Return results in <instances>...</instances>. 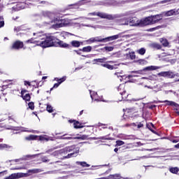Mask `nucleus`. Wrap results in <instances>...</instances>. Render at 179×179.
I'll return each instance as SVG.
<instances>
[{"label":"nucleus","instance_id":"f257e3e1","mask_svg":"<svg viewBox=\"0 0 179 179\" xmlns=\"http://www.w3.org/2000/svg\"><path fill=\"white\" fill-rule=\"evenodd\" d=\"M71 152H73L71 153ZM66 156L63 157L64 159H71V157H76L78 153H79V148H76L75 145L68 146L62 150H56L50 154L52 156H59V155H66Z\"/></svg>","mask_w":179,"mask_h":179},{"label":"nucleus","instance_id":"f03ea898","mask_svg":"<svg viewBox=\"0 0 179 179\" xmlns=\"http://www.w3.org/2000/svg\"><path fill=\"white\" fill-rule=\"evenodd\" d=\"M52 23H56L55 24L52 25L53 29H59L61 27H66V26H68L71 23V21L68 18L61 20L58 18H55L49 22H43V26H48Z\"/></svg>","mask_w":179,"mask_h":179},{"label":"nucleus","instance_id":"7ed1b4c3","mask_svg":"<svg viewBox=\"0 0 179 179\" xmlns=\"http://www.w3.org/2000/svg\"><path fill=\"white\" fill-rule=\"evenodd\" d=\"M41 41H39V47L42 48H48L50 47H55V41H57V38L54 36H48L44 39L43 38H41Z\"/></svg>","mask_w":179,"mask_h":179},{"label":"nucleus","instance_id":"20e7f679","mask_svg":"<svg viewBox=\"0 0 179 179\" xmlns=\"http://www.w3.org/2000/svg\"><path fill=\"white\" fill-rule=\"evenodd\" d=\"M88 15L92 16H99V17H101V19H108V20H114V19H118L119 17H121V15L120 14L111 15L101 12L90 13Z\"/></svg>","mask_w":179,"mask_h":179},{"label":"nucleus","instance_id":"39448f33","mask_svg":"<svg viewBox=\"0 0 179 179\" xmlns=\"http://www.w3.org/2000/svg\"><path fill=\"white\" fill-rule=\"evenodd\" d=\"M94 40H95V43L98 42V43H107L108 41H113L114 40H117L118 38H120V35L117 34V35H114L112 36H108L106 38H102L101 36H96V37H94Z\"/></svg>","mask_w":179,"mask_h":179},{"label":"nucleus","instance_id":"423d86ee","mask_svg":"<svg viewBox=\"0 0 179 179\" xmlns=\"http://www.w3.org/2000/svg\"><path fill=\"white\" fill-rule=\"evenodd\" d=\"M160 67L156 66H149L145 68H144L143 70H138V71H131V73H138L139 75H142L143 72L146 71H156V69H159Z\"/></svg>","mask_w":179,"mask_h":179},{"label":"nucleus","instance_id":"0eeeda50","mask_svg":"<svg viewBox=\"0 0 179 179\" xmlns=\"http://www.w3.org/2000/svg\"><path fill=\"white\" fill-rule=\"evenodd\" d=\"M107 57H103L99 59H94L93 62L95 65H100V66H103V68H107V63L106 62L107 61Z\"/></svg>","mask_w":179,"mask_h":179},{"label":"nucleus","instance_id":"6e6552de","mask_svg":"<svg viewBox=\"0 0 179 179\" xmlns=\"http://www.w3.org/2000/svg\"><path fill=\"white\" fill-rule=\"evenodd\" d=\"M55 47H61V48H69L71 50L72 48V46L62 41H60L59 39L57 38V41H55Z\"/></svg>","mask_w":179,"mask_h":179},{"label":"nucleus","instance_id":"1a4fd4ad","mask_svg":"<svg viewBox=\"0 0 179 179\" xmlns=\"http://www.w3.org/2000/svg\"><path fill=\"white\" fill-rule=\"evenodd\" d=\"M151 17V23L152 24H156V23H159L162 19H163V15L162 14L159 15H151L150 16Z\"/></svg>","mask_w":179,"mask_h":179},{"label":"nucleus","instance_id":"9d476101","mask_svg":"<svg viewBox=\"0 0 179 179\" xmlns=\"http://www.w3.org/2000/svg\"><path fill=\"white\" fill-rule=\"evenodd\" d=\"M24 45L22 41H17L13 43L11 50H20L21 48H23Z\"/></svg>","mask_w":179,"mask_h":179},{"label":"nucleus","instance_id":"9b49d317","mask_svg":"<svg viewBox=\"0 0 179 179\" xmlns=\"http://www.w3.org/2000/svg\"><path fill=\"white\" fill-rule=\"evenodd\" d=\"M42 15L43 16H44V17H48L49 19H50V20L58 19V17H55V14L50 11H43L42 13Z\"/></svg>","mask_w":179,"mask_h":179},{"label":"nucleus","instance_id":"f8f14e48","mask_svg":"<svg viewBox=\"0 0 179 179\" xmlns=\"http://www.w3.org/2000/svg\"><path fill=\"white\" fill-rule=\"evenodd\" d=\"M86 1L87 0H80L74 4L69 5V6H72L71 8L73 9H78L79 6H82V5H85L87 2H90V1Z\"/></svg>","mask_w":179,"mask_h":179},{"label":"nucleus","instance_id":"ddd939ff","mask_svg":"<svg viewBox=\"0 0 179 179\" xmlns=\"http://www.w3.org/2000/svg\"><path fill=\"white\" fill-rule=\"evenodd\" d=\"M140 24H141V26H150L152 25V20L150 16L145 17L143 20H141L140 21Z\"/></svg>","mask_w":179,"mask_h":179},{"label":"nucleus","instance_id":"4468645a","mask_svg":"<svg viewBox=\"0 0 179 179\" xmlns=\"http://www.w3.org/2000/svg\"><path fill=\"white\" fill-rule=\"evenodd\" d=\"M164 15L165 16H174L176 15H179V8L178 9L174 8L168 11H165L164 13Z\"/></svg>","mask_w":179,"mask_h":179},{"label":"nucleus","instance_id":"2eb2a0df","mask_svg":"<svg viewBox=\"0 0 179 179\" xmlns=\"http://www.w3.org/2000/svg\"><path fill=\"white\" fill-rule=\"evenodd\" d=\"M22 177H24V173H17L11 174L8 177H7L6 179H17V178H22Z\"/></svg>","mask_w":179,"mask_h":179},{"label":"nucleus","instance_id":"dca6fc26","mask_svg":"<svg viewBox=\"0 0 179 179\" xmlns=\"http://www.w3.org/2000/svg\"><path fill=\"white\" fill-rule=\"evenodd\" d=\"M159 103H166V106H172L173 107H179L178 103L173 101H169V100H165V101H161Z\"/></svg>","mask_w":179,"mask_h":179},{"label":"nucleus","instance_id":"f3484780","mask_svg":"<svg viewBox=\"0 0 179 179\" xmlns=\"http://www.w3.org/2000/svg\"><path fill=\"white\" fill-rule=\"evenodd\" d=\"M118 23L120 24V26H128V24H129V20H128V18L124 17L119 20Z\"/></svg>","mask_w":179,"mask_h":179},{"label":"nucleus","instance_id":"a211bd4d","mask_svg":"<svg viewBox=\"0 0 179 179\" xmlns=\"http://www.w3.org/2000/svg\"><path fill=\"white\" fill-rule=\"evenodd\" d=\"M26 44H36V45H39L40 41L36 40L34 38H31L25 41Z\"/></svg>","mask_w":179,"mask_h":179},{"label":"nucleus","instance_id":"6ab92c4d","mask_svg":"<svg viewBox=\"0 0 179 179\" xmlns=\"http://www.w3.org/2000/svg\"><path fill=\"white\" fill-rule=\"evenodd\" d=\"M176 76L178 77L179 73H175L174 72H173L171 71H167V77L166 78H169V79H174V78Z\"/></svg>","mask_w":179,"mask_h":179},{"label":"nucleus","instance_id":"aec40b11","mask_svg":"<svg viewBox=\"0 0 179 179\" xmlns=\"http://www.w3.org/2000/svg\"><path fill=\"white\" fill-rule=\"evenodd\" d=\"M80 44H82V42L79 41H72L71 42V46L76 48H79V47H80Z\"/></svg>","mask_w":179,"mask_h":179},{"label":"nucleus","instance_id":"412c9836","mask_svg":"<svg viewBox=\"0 0 179 179\" xmlns=\"http://www.w3.org/2000/svg\"><path fill=\"white\" fill-rule=\"evenodd\" d=\"M76 164L78 166H81V167H90V164H87L86 162H76Z\"/></svg>","mask_w":179,"mask_h":179},{"label":"nucleus","instance_id":"4be33fe9","mask_svg":"<svg viewBox=\"0 0 179 179\" xmlns=\"http://www.w3.org/2000/svg\"><path fill=\"white\" fill-rule=\"evenodd\" d=\"M159 41L164 47H169V41L167 39L162 38L159 39Z\"/></svg>","mask_w":179,"mask_h":179},{"label":"nucleus","instance_id":"5701e85b","mask_svg":"<svg viewBox=\"0 0 179 179\" xmlns=\"http://www.w3.org/2000/svg\"><path fill=\"white\" fill-rule=\"evenodd\" d=\"M127 58H130V59H135L136 58V55H135V52H130L126 54Z\"/></svg>","mask_w":179,"mask_h":179},{"label":"nucleus","instance_id":"b1692460","mask_svg":"<svg viewBox=\"0 0 179 179\" xmlns=\"http://www.w3.org/2000/svg\"><path fill=\"white\" fill-rule=\"evenodd\" d=\"M89 136L86 134L80 135V136L73 137V139H80L81 141H86V139H88Z\"/></svg>","mask_w":179,"mask_h":179},{"label":"nucleus","instance_id":"393cba45","mask_svg":"<svg viewBox=\"0 0 179 179\" xmlns=\"http://www.w3.org/2000/svg\"><path fill=\"white\" fill-rule=\"evenodd\" d=\"M27 173L31 174H37V173H41V169H29L27 171Z\"/></svg>","mask_w":179,"mask_h":179},{"label":"nucleus","instance_id":"a878e982","mask_svg":"<svg viewBox=\"0 0 179 179\" xmlns=\"http://www.w3.org/2000/svg\"><path fill=\"white\" fill-rule=\"evenodd\" d=\"M92 46H86L82 49H79V51H83V52H90L92 51Z\"/></svg>","mask_w":179,"mask_h":179},{"label":"nucleus","instance_id":"bb28decb","mask_svg":"<svg viewBox=\"0 0 179 179\" xmlns=\"http://www.w3.org/2000/svg\"><path fill=\"white\" fill-rule=\"evenodd\" d=\"M88 139L92 141H97V139H102V141H108L109 139L106 138V136H101V137H88Z\"/></svg>","mask_w":179,"mask_h":179},{"label":"nucleus","instance_id":"cd10ccee","mask_svg":"<svg viewBox=\"0 0 179 179\" xmlns=\"http://www.w3.org/2000/svg\"><path fill=\"white\" fill-rule=\"evenodd\" d=\"M55 80L58 82V84L61 85V83H63V82H65L66 80V76H64L62 78H55Z\"/></svg>","mask_w":179,"mask_h":179},{"label":"nucleus","instance_id":"c85d7f7f","mask_svg":"<svg viewBox=\"0 0 179 179\" xmlns=\"http://www.w3.org/2000/svg\"><path fill=\"white\" fill-rule=\"evenodd\" d=\"M129 20V24L130 26H138V23L136 22V20L134 18H130Z\"/></svg>","mask_w":179,"mask_h":179},{"label":"nucleus","instance_id":"c756f323","mask_svg":"<svg viewBox=\"0 0 179 179\" xmlns=\"http://www.w3.org/2000/svg\"><path fill=\"white\" fill-rule=\"evenodd\" d=\"M170 173H172V174H177L179 171L178 167H171L169 169Z\"/></svg>","mask_w":179,"mask_h":179},{"label":"nucleus","instance_id":"7c9ffc66","mask_svg":"<svg viewBox=\"0 0 179 179\" xmlns=\"http://www.w3.org/2000/svg\"><path fill=\"white\" fill-rule=\"evenodd\" d=\"M0 149H13V147L12 145H9L7 144H0Z\"/></svg>","mask_w":179,"mask_h":179},{"label":"nucleus","instance_id":"2f4dec72","mask_svg":"<svg viewBox=\"0 0 179 179\" xmlns=\"http://www.w3.org/2000/svg\"><path fill=\"white\" fill-rule=\"evenodd\" d=\"M151 47L152 48H155L156 50H162V45L159 43H154L151 44Z\"/></svg>","mask_w":179,"mask_h":179},{"label":"nucleus","instance_id":"473e14b6","mask_svg":"<svg viewBox=\"0 0 179 179\" xmlns=\"http://www.w3.org/2000/svg\"><path fill=\"white\" fill-rule=\"evenodd\" d=\"M137 52L140 55H145V54H146V49H145V48H141L137 50Z\"/></svg>","mask_w":179,"mask_h":179},{"label":"nucleus","instance_id":"72a5a7b5","mask_svg":"<svg viewBox=\"0 0 179 179\" xmlns=\"http://www.w3.org/2000/svg\"><path fill=\"white\" fill-rule=\"evenodd\" d=\"M120 96H122V100H126L127 97H128V94L127 91H123L122 92H120Z\"/></svg>","mask_w":179,"mask_h":179},{"label":"nucleus","instance_id":"f704fd0d","mask_svg":"<svg viewBox=\"0 0 179 179\" xmlns=\"http://www.w3.org/2000/svg\"><path fill=\"white\" fill-rule=\"evenodd\" d=\"M21 96L22 97L23 100H25V101H30V99H31L30 94H26L25 95Z\"/></svg>","mask_w":179,"mask_h":179},{"label":"nucleus","instance_id":"c9c22d12","mask_svg":"<svg viewBox=\"0 0 179 179\" xmlns=\"http://www.w3.org/2000/svg\"><path fill=\"white\" fill-rule=\"evenodd\" d=\"M73 127H74V128L76 129H80V128H83V126H82V124H79V122L78 121H77V122H75L74 123H73Z\"/></svg>","mask_w":179,"mask_h":179},{"label":"nucleus","instance_id":"e433bc0d","mask_svg":"<svg viewBox=\"0 0 179 179\" xmlns=\"http://www.w3.org/2000/svg\"><path fill=\"white\" fill-rule=\"evenodd\" d=\"M36 138H37V136L34 135H30L29 136L25 138L27 141H34Z\"/></svg>","mask_w":179,"mask_h":179},{"label":"nucleus","instance_id":"4c0bfd02","mask_svg":"<svg viewBox=\"0 0 179 179\" xmlns=\"http://www.w3.org/2000/svg\"><path fill=\"white\" fill-rule=\"evenodd\" d=\"M158 76H162L163 78H167V71H162L158 73Z\"/></svg>","mask_w":179,"mask_h":179},{"label":"nucleus","instance_id":"58836bf2","mask_svg":"<svg viewBox=\"0 0 179 179\" xmlns=\"http://www.w3.org/2000/svg\"><path fill=\"white\" fill-rule=\"evenodd\" d=\"M90 97L92 100L94 99V97H96V96H97V92H92V90H90Z\"/></svg>","mask_w":179,"mask_h":179},{"label":"nucleus","instance_id":"ea45409f","mask_svg":"<svg viewBox=\"0 0 179 179\" xmlns=\"http://www.w3.org/2000/svg\"><path fill=\"white\" fill-rule=\"evenodd\" d=\"M122 145H125V143L122 141H116V145L115 147L117 146H122Z\"/></svg>","mask_w":179,"mask_h":179},{"label":"nucleus","instance_id":"a19ab883","mask_svg":"<svg viewBox=\"0 0 179 179\" xmlns=\"http://www.w3.org/2000/svg\"><path fill=\"white\" fill-rule=\"evenodd\" d=\"M158 29H162V26H157L154 28L147 29V31H155V30H158Z\"/></svg>","mask_w":179,"mask_h":179},{"label":"nucleus","instance_id":"79ce46f5","mask_svg":"<svg viewBox=\"0 0 179 179\" xmlns=\"http://www.w3.org/2000/svg\"><path fill=\"white\" fill-rule=\"evenodd\" d=\"M34 36H36V38H38L43 36V32H35L33 34Z\"/></svg>","mask_w":179,"mask_h":179},{"label":"nucleus","instance_id":"37998d69","mask_svg":"<svg viewBox=\"0 0 179 179\" xmlns=\"http://www.w3.org/2000/svg\"><path fill=\"white\" fill-rule=\"evenodd\" d=\"M103 49L106 50V51L111 52L113 50H114V48L111 46H106L103 48Z\"/></svg>","mask_w":179,"mask_h":179},{"label":"nucleus","instance_id":"c03bdc74","mask_svg":"<svg viewBox=\"0 0 179 179\" xmlns=\"http://www.w3.org/2000/svg\"><path fill=\"white\" fill-rule=\"evenodd\" d=\"M46 110L48 113H52V111H53L52 106L51 105H48Z\"/></svg>","mask_w":179,"mask_h":179},{"label":"nucleus","instance_id":"a18cd8bd","mask_svg":"<svg viewBox=\"0 0 179 179\" xmlns=\"http://www.w3.org/2000/svg\"><path fill=\"white\" fill-rule=\"evenodd\" d=\"M39 139H40V141H46L47 142H48V141H50V138H47L44 136H41L39 137Z\"/></svg>","mask_w":179,"mask_h":179},{"label":"nucleus","instance_id":"49530a36","mask_svg":"<svg viewBox=\"0 0 179 179\" xmlns=\"http://www.w3.org/2000/svg\"><path fill=\"white\" fill-rule=\"evenodd\" d=\"M28 106H29V108H30V110H34V103L29 102L28 103Z\"/></svg>","mask_w":179,"mask_h":179},{"label":"nucleus","instance_id":"de8ad7c7","mask_svg":"<svg viewBox=\"0 0 179 179\" xmlns=\"http://www.w3.org/2000/svg\"><path fill=\"white\" fill-rule=\"evenodd\" d=\"M41 161L43 162V163H48V162H50V159H48L47 157H43L41 158Z\"/></svg>","mask_w":179,"mask_h":179},{"label":"nucleus","instance_id":"09e8293b","mask_svg":"<svg viewBox=\"0 0 179 179\" xmlns=\"http://www.w3.org/2000/svg\"><path fill=\"white\" fill-rule=\"evenodd\" d=\"M59 87V84L58 83L54 84L53 87L50 89V92H52V90H53L54 89H57V87Z\"/></svg>","mask_w":179,"mask_h":179},{"label":"nucleus","instance_id":"8fccbe9b","mask_svg":"<svg viewBox=\"0 0 179 179\" xmlns=\"http://www.w3.org/2000/svg\"><path fill=\"white\" fill-rule=\"evenodd\" d=\"M106 68L107 69H110V71H113V69H114V66L108 64Z\"/></svg>","mask_w":179,"mask_h":179},{"label":"nucleus","instance_id":"3c124183","mask_svg":"<svg viewBox=\"0 0 179 179\" xmlns=\"http://www.w3.org/2000/svg\"><path fill=\"white\" fill-rule=\"evenodd\" d=\"M148 129H150V131H151V132H152V134H155V135H159V133H157V132L156 131H155L153 129L149 127L148 126Z\"/></svg>","mask_w":179,"mask_h":179},{"label":"nucleus","instance_id":"603ef678","mask_svg":"<svg viewBox=\"0 0 179 179\" xmlns=\"http://www.w3.org/2000/svg\"><path fill=\"white\" fill-rule=\"evenodd\" d=\"M72 139H73V137H72V136H64V140H67V141H71Z\"/></svg>","mask_w":179,"mask_h":179},{"label":"nucleus","instance_id":"864d4df0","mask_svg":"<svg viewBox=\"0 0 179 179\" xmlns=\"http://www.w3.org/2000/svg\"><path fill=\"white\" fill-rule=\"evenodd\" d=\"M29 91L27 90H21V96H24L25 93H27Z\"/></svg>","mask_w":179,"mask_h":179},{"label":"nucleus","instance_id":"5fc2aeb1","mask_svg":"<svg viewBox=\"0 0 179 179\" xmlns=\"http://www.w3.org/2000/svg\"><path fill=\"white\" fill-rule=\"evenodd\" d=\"M54 152V148L46 150L45 153H48L49 155H51L52 154L51 152Z\"/></svg>","mask_w":179,"mask_h":179},{"label":"nucleus","instance_id":"6e6d98bb","mask_svg":"<svg viewBox=\"0 0 179 179\" xmlns=\"http://www.w3.org/2000/svg\"><path fill=\"white\" fill-rule=\"evenodd\" d=\"M87 41L88 43H89V41H90L91 43H96V41H95V39H94V37L90 38V39L87 40Z\"/></svg>","mask_w":179,"mask_h":179},{"label":"nucleus","instance_id":"4d7b16f0","mask_svg":"<svg viewBox=\"0 0 179 179\" xmlns=\"http://www.w3.org/2000/svg\"><path fill=\"white\" fill-rule=\"evenodd\" d=\"M169 2H171V0H163L161 3H169Z\"/></svg>","mask_w":179,"mask_h":179},{"label":"nucleus","instance_id":"13d9d810","mask_svg":"<svg viewBox=\"0 0 179 179\" xmlns=\"http://www.w3.org/2000/svg\"><path fill=\"white\" fill-rule=\"evenodd\" d=\"M3 26H5V22L1 20V21H0V29L1 27H3Z\"/></svg>","mask_w":179,"mask_h":179},{"label":"nucleus","instance_id":"bf43d9fd","mask_svg":"<svg viewBox=\"0 0 179 179\" xmlns=\"http://www.w3.org/2000/svg\"><path fill=\"white\" fill-rule=\"evenodd\" d=\"M64 36H73V34L69 33V32H64Z\"/></svg>","mask_w":179,"mask_h":179},{"label":"nucleus","instance_id":"052dcab7","mask_svg":"<svg viewBox=\"0 0 179 179\" xmlns=\"http://www.w3.org/2000/svg\"><path fill=\"white\" fill-rule=\"evenodd\" d=\"M142 127H143V124H142V123H139L138 125H137V128H142Z\"/></svg>","mask_w":179,"mask_h":179},{"label":"nucleus","instance_id":"680f3d73","mask_svg":"<svg viewBox=\"0 0 179 179\" xmlns=\"http://www.w3.org/2000/svg\"><path fill=\"white\" fill-rule=\"evenodd\" d=\"M64 136H66V134H64L63 136H60L58 137V139H62L64 140Z\"/></svg>","mask_w":179,"mask_h":179},{"label":"nucleus","instance_id":"e2e57ef3","mask_svg":"<svg viewBox=\"0 0 179 179\" xmlns=\"http://www.w3.org/2000/svg\"><path fill=\"white\" fill-rule=\"evenodd\" d=\"M149 108H150V110H153V108H156V105H151V106L149 107Z\"/></svg>","mask_w":179,"mask_h":179},{"label":"nucleus","instance_id":"0e129e2a","mask_svg":"<svg viewBox=\"0 0 179 179\" xmlns=\"http://www.w3.org/2000/svg\"><path fill=\"white\" fill-rule=\"evenodd\" d=\"M138 62L139 64H145V59H139Z\"/></svg>","mask_w":179,"mask_h":179},{"label":"nucleus","instance_id":"69168bd1","mask_svg":"<svg viewBox=\"0 0 179 179\" xmlns=\"http://www.w3.org/2000/svg\"><path fill=\"white\" fill-rule=\"evenodd\" d=\"M24 85H28V86H31V84L30 83V82H29V81H24Z\"/></svg>","mask_w":179,"mask_h":179},{"label":"nucleus","instance_id":"338daca9","mask_svg":"<svg viewBox=\"0 0 179 179\" xmlns=\"http://www.w3.org/2000/svg\"><path fill=\"white\" fill-rule=\"evenodd\" d=\"M136 76H135V75H129V76H128V78H129H129H136Z\"/></svg>","mask_w":179,"mask_h":179},{"label":"nucleus","instance_id":"774afa93","mask_svg":"<svg viewBox=\"0 0 179 179\" xmlns=\"http://www.w3.org/2000/svg\"><path fill=\"white\" fill-rule=\"evenodd\" d=\"M174 148H176V149H179V143L175 145Z\"/></svg>","mask_w":179,"mask_h":179}]
</instances>
